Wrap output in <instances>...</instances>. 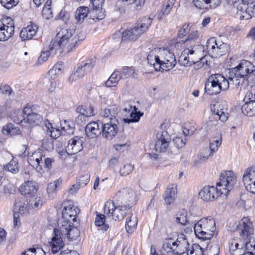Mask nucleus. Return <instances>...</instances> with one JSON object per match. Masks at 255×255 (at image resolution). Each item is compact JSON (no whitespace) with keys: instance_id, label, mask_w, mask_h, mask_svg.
<instances>
[{"instance_id":"1","label":"nucleus","mask_w":255,"mask_h":255,"mask_svg":"<svg viewBox=\"0 0 255 255\" xmlns=\"http://www.w3.org/2000/svg\"><path fill=\"white\" fill-rule=\"evenodd\" d=\"M86 37V33L84 31L76 32L73 28H68L67 26L59 27L54 40L52 41V46L58 50L59 53H69L75 49L78 43Z\"/></svg>"},{"instance_id":"2","label":"nucleus","mask_w":255,"mask_h":255,"mask_svg":"<svg viewBox=\"0 0 255 255\" xmlns=\"http://www.w3.org/2000/svg\"><path fill=\"white\" fill-rule=\"evenodd\" d=\"M229 80L236 87L247 83L255 84V66L246 60H242L235 67L230 70Z\"/></svg>"},{"instance_id":"3","label":"nucleus","mask_w":255,"mask_h":255,"mask_svg":"<svg viewBox=\"0 0 255 255\" xmlns=\"http://www.w3.org/2000/svg\"><path fill=\"white\" fill-rule=\"evenodd\" d=\"M204 61L203 46L201 45H194L185 48L179 57L178 62L181 65L190 66L193 64L199 63L200 67L203 66Z\"/></svg>"},{"instance_id":"4","label":"nucleus","mask_w":255,"mask_h":255,"mask_svg":"<svg viewBox=\"0 0 255 255\" xmlns=\"http://www.w3.org/2000/svg\"><path fill=\"white\" fill-rule=\"evenodd\" d=\"M230 83L227 79L220 74H212L208 78L205 90L210 95H217L221 91H226L229 88Z\"/></svg>"},{"instance_id":"5","label":"nucleus","mask_w":255,"mask_h":255,"mask_svg":"<svg viewBox=\"0 0 255 255\" xmlns=\"http://www.w3.org/2000/svg\"><path fill=\"white\" fill-rule=\"evenodd\" d=\"M193 227L197 237L203 240H209L216 230L215 221L211 217L204 218L194 224Z\"/></svg>"},{"instance_id":"6","label":"nucleus","mask_w":255,"mask_h":255,"mask_svg":"<svg viewBox=\"0 0 255 255\" xmlns=\"http://www.w3.org/2000/svg\"><path fill=\"white\" fill-rule=\"evenodd\" d=\"M130 207L127 205H115L112 200L107 201L104 206V214L115 221H121L128 214Z\"/></svg>"},{"instance_id":"7","label":"nucleus","mask_w":255,"mask_h":255,"mask_svg":"<svg viewBox=\"0 0 255 255\" xmlns=\"http://www.w3.org/2000/svg\"><path fill=\"white\" fill-rule=\"evenodd\" d=\"M233 6L242 19H249L255 15V0H236Z\"/></svg>"},{"instance_id":"8","label":"nucleus","mask_w":255,"mask_h":255,"mask_svg":"<svg viewBox=\"0 0 255 255\" xmlns=\"http://www.w3.org/2000/svg\"><path fill=\"white\" fill-rule=\"evenodd\" d=\"M186 244L185 236L183 234H181L176 241L171 238L166 239L163 242L162 249L166 253L182 255L184 252L181 248Z\"/></svg>"},{"instance_id":"9","label":"nucleus","mask_w":255,"mask_h":255,"mask_svg":"<svg viewBox=\"0 0 255 255\" xmlns=\"http://www.w3.org/2000/svg\"><path fill=\"white\" fill-rule=\"evenodd\" d=\"M176 63L174 53L168 49H163L160 51V62L155 65L156 71H169Z\"/></svg>"},{"instance_id":"10","label":"nucleus","mask_w":255,"mask_h":255,"mask_svg":"<svg viewBox=\"0 0 255 255\" xmlns=\"http://www.w3.org/2000/svg\"><path fill=\"white\" fill-rule=\"evenodd\" d=\"M220 180V182L217 183L219 191L221 194L226 196L236 183L237 176L232 171H225L221 173Z\"/></svg>"},{"instance_id":"11","label":"nucleus","mask_w":255,"mask_h":255,"mask_svg":"<svg viewBox=\"0 0 255 255\" xmlns=\"http://www.w3.org/2000/svg\"><path fill=\"white\" fill-rule=\"evenodd\" d=\"M237 230L240 234L241 238L247 243H249L251 236L253 235L254 229L253 223L248 217H244L239 222L237 226Z\"/></svg>"},{"instance_id":"12","label":"nucleus","mask_w":255,"mask_h":255,"mask_svg":"<svg viewBox=\"0 0 255 255\" xmlns=\"http://www.w3.org/2000/svg\"><path fill=\"white\" fill-rule=\"evenodd\" d=\"M14 23L13 19L6 17L0 20V41H6L14 34Z\"/></svg>"},{"instance_id":"13","label":"nucleus","mask_w":255,"mask_h":255,"mask_svg":"<svg viewBox=\"0 0 255 255\" xmlns=\"http://www.w3.org/2000/svg\"><path fill=\"white\" fill-rule=\"evenodd\" d=\"M119 126L118 118H112L109 122L103 124L102 137L107 140L112 139L118 133Z\"/></svg>"},{"instance_id":"14","label":"nucleus","mask_w":255,"mask_h":255,"mask_svg":"<svg viewBox=\"0 0 255 255\" xmlns=\"http://www.w3.org/2000/svg\"><path fill=\"white\" fill-rule=\"evenodd\" d=\"M35 107L34 105H27L23 108V114L26 116V126L38 125L43 120L42 116L35 112Z\"/></svg>"},{"instance_id":"15","label":"nucleus","mask_w":255,"mask_h":255,"mask_svg":"<svg viewBox=\"0 0 255 255\" xmlns=\"http://www.w3.org/2000/svg\"><path fill=\"white\" fill-rule=\"evenodd\" d=\"M220 195L218 187L206 186L200 190L198 198L204 202H211L217 199Z\"/></svg>"},{"instance_id":"16","label":"nucleus","mask_w":255,"mask_h":255,"mask_svg":"<svg viewBox=\"0 0 255 255\" xmlns=\"http://www.w3.org/2000/svg\"><path fill=\"white\" fill-rule=\"evenodd\" d=\"M45 157L42 150L38 149L28 156L27 161L28 163L35 170L40 173L43 172V159Z\"/></svg>"},{"instance_id":"17","label":"nucleus","mask_w":255,"mask_h":255,"mask_svg":"<svg viewBox=\"0 0 255 255\" xmlns=\"http://www.w3.org/2000/svg\"><path fill=\"white\" fill-rule=\"evenodd\" d=\"M243 182L247 191L255 194V170L254 168L249 167L244 171Z\"/></svg>"},{"instance_id":"18","label":"nucleus","mask_w":255,"mask_h":255,"mask_svg":"<svg viewBox=\"0 0 255 255\" xmlns=\"http://www.w3.org/2000/svg\"><path fill=\"white\" fill-rule=\"evenodd\" d=\"M62 206L63 209L62 213V218L68 222L70 221L75 222L77 215L79 212V209L69 201L64 202Z\"/></svg>"},{"instance_id":"19","label":"nucleus","mask_w":255,"mask_h":255,"mask_svg":"<svg viewBox=\"0 0 255 255\" xmlns=\"http://www.w3.org/2000/svg\"><path fill=\"white\" fill-rule=\"evenodd\" d=\"M157 140L155 145L156 151L165 152L169 146L170 141V136L166 131L158 132L157 134Z\"/></svg>"},{"instance_id":"20","label":"nucleus","mask_w":255,"mask_h":255,"mask_svg":"<svg viewBox=\"0 0 255 255\" xmlns=\"http://www.w3.org/2000/svg\"><path fill=\"white\" fill-rule=\"evenodd\" d=\"M103 123L100 122H92L88 123L85 128L87 135L91 138L102 136Z\"/></svg>"},{"instance_id":"21","label":"nucleus","mask_w":255,"mask_h":255,"mask_svg":"<svg viewBox=\"0 0 255 255\" xmlns=\"http://www.w3.org/2000/svg\"><path fill=\"white\" fill-rule=\"evenodd\" d=\"M83 137L75 136L69 140L66 147V151L68 154L73 155L80 152L83 149Z\"/></svg>"},{"instance_id":"22","label":"nucleus","mask_w":255,"mask_h":255,"mask_svg":"<svg viewBox=\"0 0 255 255\" xmlns=\"http://www.w3.org/2000/svg\"><path fill=\"white\" fill-rule=\"evenodd\" d=\"M38 185L34 181L24 182L19 187L20 192L27 198L34 196L38 190Z\"/></svg>"},{"instance_id":"23","label":"nucleus","mask_w":255,"mask_h":255,"mask_svg":"<svg viewBox=\"0 0 255 255\" xmlns=\"http://www.w3.org/2000/svg\"><path fill=\"white\" fill-rule=\"evenodd\" d=\"M38 27L32 22L30 24L22 28L20 32V37L22 40L31 39L37 33Z\"/></svg>"},{"instance_id":"24","label":"nucleus","mask_w":255,"mask_h":255,"mask_svg":"<svg viewBox=\"0 0 255 255\" xmlns=\"http://www.w3.org/2000/svg\"><path fill=\"white\" fill-rule=\"evenodd\" d=\"M195 6L200 9L215 8L221 3L220 0H193Z\"/></svg>"},{"instance_id":"25","label":"nucleus","mask_w":255,"mask_h":255,"mask_svg":"<svg viewBox=\"0 0 255 255\" xmlns=\"http://www.w3.org/2000/svg\"><path fill=\"white\" fill-rule=\"evenodd\" d=\"M177 186L175 184L169 185L165 192L163 198L167 205L172 204L177 196Z\"/></svg>"},{"instance_id":"26","label":"nucleus","mask_w":255,"mask_h":255,"mask_svg":"<svg viewBox=\"0 0 255 255\" xmlns=\"http://www.w3.org/2000/svg\"><path fill=\"white\" fill-rule=\"evenodd\" d=\"M55 236L52 238L50 246L51 247V253L55 254L58 252L62 248H63L64 243L62 237L60 234H57L55 229H54Z\"/></svg>"},{"instance_id":"27","label":"nucleus","mask_w":255,"mask_h":255,"mask_svg":"<svg viewBox=\"0 0 255 255\" xmlns=\"http://www.w3.org/2000/svg\"><path fill=\"white\" fill-rule=\"evenodd\" d=\"M74 222L71 221L68 222L67 220L62 218L58 223L59 229H55L57 234H61L62 237H64L65 234H67L68 231L73 226Z\"/></svg>"},{"instance_id":"28","label":"nucleus","mask_w":255,"mask_h":255,"mask_svg":"<svg viewBox=\"0 0 255 255\" xmlns=\"http://www.w3.org/2000/svg\"><path fill=\"white\" fill-rule=\"evenodd\" d=\"M222 141V135L220 132H217L214 136H212L209 140L210 150L211 153L217 151L220 146Z\"/></svg>"},{"instance_id":"29","label":"nucleus","mask_w":255,"mask_h":255,"mask_svg":"<svg viewBox=\"0 0 255 255\" xmlns=\"http://www.w3.org/2000/svg\"><path fill=\"white\" fill-rule=\"evenodd\" d=\"M122 40H134L137 38L141 34L138 32L137 28L134 27L133 28L126 30L122 32Z\"/></svg>"},{"instance_id":"30","label":"nucleus","mask_w":255,"mask_h":255,"mask_svg":"<svg viewBox=\"0 0 255 255\" xmlns=\"http://www.w3.org/2000/svg\"><path fill=\"white\" fill-rule=\"evenodd\" d=\"M152 19L150 17H144L138 22L135 27L140 34L147 30L152 23Z\"/></svg>"},{"instance_id":"31","label":"nucleus","mask_w":255,"mask_h":255,"mask_svg":"<svg viewBox=\"0 0 255 255\" xmlns=\"http://www.w3.org/2000/svg\"><path fill=\"white\" fill-rule=\"evenodd\" d=\"M220 105H214L211 108L213 114L216 115L217 118L222 122H226L228 118V114L226 113L224 109L221 108Z\"/></svg>"},{"instance_id":"32","label":"nucleus","mask_w":255,"mask_h":255,"mask_svg":"<svg viewBox=\"0 0 255 255\" xmlns=\"http://www.w3.org/2000/svg\"><path fill=\"white\" fill-rule=\"evenodd\" d=\"M52 47L53 46L52 45L51 42L49 46L48 49L44 50L41 52V55H40L38 59V61L39 63L41 64L45 62L47 60L48 57L50 55H55L57 54H60V53H59V52H58V50L56 48H54L52 50L51 48H52ZM53 47L55 46H54Z\"/></svg>"},{"instance_id":"33","label":"nucleus","mask_w":255,"mask_h":255,"mask_svg":"<svg viewBox=\"0 0 255 255\" xmlns=\"http://www.w3.org/2000/svg\"><path fill=\"white\" fill-rule=\"evenodd\" d=\"M63 69L64 65L63 62H61L56 63L54 66L49 71L48 73L49 78L51 79V80L57 79L58 76L62 73V71Z\"/></svg>"},{"instance_id":"34","label":"nucleus","mask_w":255,"mask_h":255,"mask_svg":"<svg viewBox=\"0 0 255 255\" xmlns=\"http://www.w3.org/2000/svg\"><path fill=\"white\" fill-rule=\"evenodd\" d=\"M158 50L154 49L150 51L147 56V60L148 63L151 65H153L155 70L156 71V64L160 62V54L157 55V52Z\"/></svg>"},{"instance_id":"35","label":"nucleus","mask_w":255,"mask_h":255,"mask_svg":"<svg viewBox=\"0 0 255 255\" xmlns=\"http://www.w3.org/2000/svg\"><path fill=\"white\" fill-rule=\"evenodd\" d=\"M242 113L246 116L255 115V101L252 100L246 102L242 107Z\"/></svg>"},{"instance_id":"36","label":"nucleus","mask_w":255,"mask_h":255,"mask_svg":"<svg viewBox=\"0 0 255 255\" xmlns=\"http://www.w3.org/2000/svg\"><path fill=\"white\" fill-rule=\"evenodd\" d=\"M199 38V33L197 30H191L187 36H185L183 39L179 42L186 43L187 45L195 44V41Z\"/></svg>"},{"instance_id":"37","label":"nucleus","mask_w":255,"mask_h":255,"mask_svg":"<svg viewBox=\"0 0 255 255\" xmlns=\"http://www.w3.org/2000/svg\"><path fill=\"white\" fill-rule=\"evenodd\" d=\"M44 203V198L40 194L37 195L36 197L32 196L29 198L28 204L30 207L34 208L39 209Z\"/></svg>"},{"instance_id":"38","label":"nucleus","mask_w":255,"mask_h":255,"mask_svg":"<svg viewBox=\"0 0 255 255\" xmlns=\"http://www.w3.org/2000/svg\"><path fill=\"white\" fill-rule=\"evenodd\" d=\"M119 72L121 79H126L130 77H134L135 73V69L133 67H124L120 70H117Z\"/></svg>"},{"instance_id":"39","label":"nucleus","mask_w":255,"mask_h":255,"mask_svg":"<svg viewBox=\"0 0 255 255\" xmlns=\"http://www.w3.org/2000/svg\"><path fill=\"white\" fill-rule=\"evenodd\" d=\"M121 79L119 72L117 70L115 71L106 81L105 84L107 87H114L117 86Z\"/></svg>"},{"instance_id":"40","label":"nucleus","mask_w":255,"mask_h":255,"mask_svg":"<svg viewBox=\"0 0 255 255\" xmlns=\"http://www.w3.org/2000/svg\"><path fill=\"white\" fill-rule=\"evenodd\" d=\"M60 179L50 183L47 187V193L49 198L53 199L56 196L57 188L60 185Z\"/></svg>"},{"instance_id":"41","label":"nucleus","mask_w":255,"mask_h":255,"mask_svg":"<svg viewBox=\"0 0 255 255\" xmlns=\"http://www.w3.org/2000/svg\"><path fill=\"white\" fill-rule=\"evenodd\" d=\"M137 218L136 216H131L127 219L126 228L129 233H132L136 229L137 224Z\"/></svg>"},{"instance_id":"42","label":"nucleus","mask_w":255,"mask_h":255,"mask_svg":"<svg viewBox=\"0 0 255 255\" xmlns=\"http://www.w3.org/2000/svg\"><path fill=\"white\" fill-rule=\"evenodd\" d=\"M89 8L87 6L79 7L76 11L75 18L77 22H82L88 15Z\"/></svg>"},{"instance_id":"43","label":"nucleus","mask_w":255,"mask_h":255,"mask_svg":"<svg viewBox=\"0 0 255 255\" xmlns=\"http://www.w3.org/2000/svg\"><path fill=\"white\" fill-rule=\"evenodd\" d=\"M52 0H47L42 11L43 17L49 19L53 17V12L51 9V4Z\"/></svg>"},{"instance_id":"44","label":"nucleus","mask_w":255,"mask_h":255,"mask_svg":"<svg viewBox=\"0 0 255 255\" xmlns=\"http://www.w3.org/2000/svg\"><path fill=\"white\" fill-rule=\"evenodd\" d=\"M45 126L47 128V132L52 138L56 139L60 136L61 134V131L59 128H54L51 123L47 122L45 124Z\"/></svg>"},{"instance_id":"45","label":"nucleus","mask_w":255,"mask_h":255,"mask_svg":"<svg viewBox=\"0 0 255 255\" xmlns=\"http://www.w3.org/2000/svg\"><path fill=\"white\" fill-rule=\"evenodd\" d=\"M5 170L13 174H16L19 171V166L18 160L16 158H13L12 159L8 162L5 167Z\"/></svg>"},{"instance_id":"46","label":"nucleus","mask_w":255,"mask_h":255,"mask_svg":"<svg viewBox=\"0 0 255 255\" xmlns=\"http://www.w3.org/2000/svg\"><path fill=\"white\" fill-rule=\"evenodd\" d=\"M105 215L100 214L97 215L95 220L96 226L101 227L99 230H102L103 232L107 231L109 228V226L108 224H105Z\"/></svg>"},{"instance_id":"47","label":"nucleus","mask_w":255,"mask_h":255,"mask_svg":"<svg viewBox=\"0 0 255 255\" xmlns=\"http://www.w3.org/2000/svg\"><path fill=\"white\" fill-rule=\"evenodd\" d=\"M117 108H116L105 109L101 112L100 115L102 117L106 118H108L111 121L112 118H117Z\"/></svg>"},{"instance_id":"48","label":"nucleus","mask_w":255,"mask_h":255,"mask_svg":"<svg viewBox=\"0 0 255 255\" xmlns=\"http://www.w3.org/2000/svg\"><path fill=\"white\" fill-rule=\"evenodd\" d=\"M2 130L4 134H9L11 135L18 134L20 132L19 129L12 124L4 126Z\"/></svg>"},{"instance_id":"49","label":"nucleus","mask_w":255,"mask_h":255,"mask_svg":"<svg viewBox=\"0 0 255 255\" xmlns=\"http://www.w3.org/2000/svg\"><path fill=\"white\" fill-rule=\"evenodd\" d=\"M90 16L93 20H101L103 19L105 14L102 10V7L101 8H93L90 11Z\"/></svg>"},{"instance_id":"50","label":"nucleus","mask_w":255,"mask_h":255,"mask_svg":"<svg viewBox=\"0 0 255 255\" xmlns=\"http://www.w3.org/2000/svg\"><path fill=\"white\" fill-rule=\"evenodd\" d=\"M187 213L186 211L182 210L177 213L176 217V222L182 225L189 224L187 219Z\"/></svg>"},{"instance_id":"51","label":"nucleus","mask_w":255,"mask_h":255,"mask_svg":"<svg viewBox=\"0 0 255 255\" xmlns=\"http://www.w3.org/2000/svg\"><path fill=\"white\" fill-rule=\"evenodd\" d=\"M13 121L14 123L20 124L22 126H26V116L23 114V112L17 111L15 115L13 117Z\"/></svg>"},{"instance_id":"52","label":"nucleus","mask_w":255,"mask_h":255,"mask_svg":"<svg viewBox=\"0 0 255 255\" xmlns=\"http://www.w3.org/2000/svg\"><path fill=\"white\" fill-rule=\"evenodd\" d=\"M80 236L79 230L75 227L73 226L68 231L67 234H65L64 236L67 237L69 240H75Z\"/></svg>"},{"instance_id":"53","label":"nucleus","mask_w":255,"mask_h":255,"mask_svg":"<svg viewBox=\"0 0 255 255\" xmlns=\"http://www.w3.org/2000/svg\"><path fill=\"white\" fill-rule=\"evenodd\" d=\"M227 48L228 47L226 43L221 42H217L214 53L217 55H222L226 52Z\"/></svg>"},{"instance_id":"54","label":"nucleus","mask_w":255,"mask_h":255,"mask_svg":"<svg viewBox=\"0 0 255 255\" xmlns=\"http://www.w3.org/2000/svg\"><path fill=\"white\" fill-rule=\"evenodd\" d=\"M134 167L131 164H124L120 169V174L122 176L129 175L133 171Z\"/></svg>"},{"instance_id":"55","label":"nucleus","mask_w":255,"mask_h":255,"mask_svg":"<svg viewBox=\"0 0 255 255\" xmlns=\"http://www.w3.org/2000/svg\"><path fill=\"white\" fill-rule=\"evenodd\" d=\"M175 0H168L162 6L161 12L163 15L168 14L172 8Z\"/></svg>"},{"instance_id":"56","label":"nucleus","mask_w":255,"mask_h":255,"mask_svg":"<svg viewBox=\"0 0 255 255\" xmlns=\"http://www.w3.org/2000/svg\"><path fill=\"white\" fill-rule=\"evenodd\" d=\"M143 115V113L140 112H132L130 114V119H124L125 123L129 124L131 122H137L139 121L140 118Z\"/></svg>"},{"instance_id":"57","label":"nucleus","mask_w":255,"mask_h":255,"mask_svg":"<svg viewBox=\"0 0 255 255\" xmlns=\"http://www.w3.org/2000/svg\"><path fill=\"white\" fill-rule=\"evenodd\" d=\"M190 31V27L189 24H185L183 25L182 28L179 31L178 33V38L183 39L185 36H187Z\"/></svg>"},{"instance_id":"58","label":"nucleus","mask_w":255,"mask_h":255,"mask_svg":"<svg viewBox=\"0 0 255 255\" xmlns=\"http://www.w3.org/2000/svg\"><path fill=\"white\" fill-rule=\"evenodd\" d=\"M82 77H83L81 75L80 72H79L76 69L73 73L70 74L68 79V81L70 84H72L76 82Z\"/></svg>"},{"instance_id":"59","label":"nucleus","mask_w":255,"mask_h":255,"mask_svg":"<svg viewBox=\"0 0 255 255\" xmlns=\"http://www.w3.org/2000/svg\"><path fill=\"white\" fill-rule=\"evenodd\" d=\"M19 2L18 0H1L0 3L7 9H10L16 6Z\"/></svg>"},{"instance_id":"60","label":"nucleus","mask_w":255,"mask_h":255,"mask_svg":"<svg viewBox=\"0 0 255 255\" xmlns=\"http://www.w3.org/2000/svg\"><path fill=\"white\" fill-rule=\"evenodd\" d=\"M196 129L197 128L195 126L189 124L183 128L182 131L184 135L187 136L192 135Z\"/></svg>"},{"instance_id":"61","label":"nucleus","mask_w":255,"mask_h":255,"mask_svg":"<svg viewBox=\"0 0 255 255\" xmlns=\"http://www.w3.org/2000/svg\"><path fill=\"white\" fill-rule=\"evenodd\" d=\"M82 65L85 67L88 73H90L95 65V60L92 59H87L82 62Z\"/></svg>"},{"instance_id":"62","label":"nucleus","mask_w":255,"mask_h":255,"mask_svg":"<svg viewBox=\"0 0 255 255\" xmlns=\"http://www.w3.org/2000/svg\"><path fill=\"white\" fill-rule=\"evenodd\" d=\"M89 109L91 110L90 112H88V110H86L82 106H79L76 109V111L77 113H79L80 115L86 116H91L94 115V111L92 107L90 106Z\"/></svg>"},{"instance_id":"63","label":"nucleus","mask_w":255,"mask_h":255,"mask_svg":"<svg viewBox=\"0 0 255 255\" xmlns=\"http://www.w3.org/2000/svg\"><path fill=\"white\" fill-rule=\"evenodd\" d=\"M27 252H30L32 254H41L42 252L44 255L46 254V252L42 248H35L33 247L31 248L28 249L27 250H25L23 251L21 255H28V254L27 253Z\"/></svg>"},{"instance_id":"64","label":"nucleus","mask_w":255,"mask_h":255,"mask_svg":"<svg viewBox=\"0 0 255 255\" xmlns=\"http://www.w3.org/2000/svg\"><path fill=\"white\" fill-rule=\"evenodd\" d=\"M186 138L182 137H176L173 139L174 145L178 148H182L186 144Z\"/></svg>"}]
</instances>
